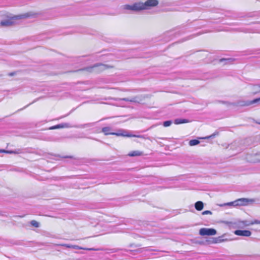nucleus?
<instances>
[{"instance_id":"nucleus-15","label":"nucleus","mask_w":260,"mask_h":260,"mask_svg":"<svg viewBox=\"0 0 260 260\" xmlns=\"http://www.w3.org/2000/svg\"><path fill=\"white\" fill-rule=\"evenodd\" d=\"M143 154V152L140 151L136 150V151H133L131 152H129L128 154L129 156H140Z\"/></svg>"},{"instance_id":"nucleus-28","label":"nucleus","mask_w":260,"mask_h":260,"mask_svg":"<svg viewBox=\"0 0 260 260\" xmlns=\"http://www.w3.org/2000/svg\"><path fill=\"white\" fill-rule=\"evenodd\" d=\"M59 128H63V123H60V124H59Z\"/></svg>"},{"instance_id":"nucleus-2","label":"nucleus","mask_w":260,"mask_h":260,"mask_svg":"<svg viewBox=\"0 0 260 260\" xmlns=\"http://www.w3.org/2000/svg\"><path fill=\"white\" fill-rule=\"evenodd\" d=\"M111 128L110 127H105L102 128V132L105 134V135H115L117 136H124L127 137H139V136H137L136 135H132L128 134L127 132L125 131L121 130L119 131L117 133H113L111 132Z\"/></svg>"},{"instance_id":"nucleus-29","label":"nucleus","mask_w":260,"mask_h":260,"mask_svg":"<svg viewBox=\"0 0 260 260\" xmlns=\"http://www.w3.org/2000/svg\"><path fill=\"white\" fill-rule=\"evenodd\" d=\"M215 135V134H213L211 136H210L209 137H207V138H213Z\"/></svg>"},{"instance_id":"nucleus-25","label":"nucleus","mask_w":260,"mask_h":260,"mask_svg":"<svg viewBox=\"0 0 260 260\" xmlns=\"http://www.w3.org/2000/svg\"><path fill=\"white\" fill-rule=\"evenodd\" d=\"M203 215L212 214V212L210 211L206 210L202 212Z\"/></svg>"},{"instance_id":"nucleus-17","label":"nucleus","mask_w":260,"mask_h":260,"mask_svg":"<svg viewBox=\"0 0 260 260\" xmlns=\"http://www.w3.org/2000/svg\"><path fill=\"white\" fill-rule=\"evenodd\" d=\"M224 206H234V207H236V206H237L236 201L235 200V201H234L233 202L224 203V204L220 205V206H221V207Z\"/></svg>"},{"instance_id":"nucleus-10","label":"nucleus","mask_w":260,"mask_h":260,"mask_svg":"<svg viewBox=\"0 0 260 260\" xmlns=\"http://www.w3.org/2000/svg\"><path fill=\"white\" fill-rule=\"evenodd\" d=\"M107 68V65H105L103 64H97L94 65L93 67H91L88 68V70H94L96 71H101L106 69Z\"/></svg>"},{"instance_id":"nucleus-24","label":"nucleus","mask_w":260,"mask_h":260,"mask_svg":"<svg viewBox=\"0 0 260 260\" xmlns=\"http://www.w3.org/2000/svg\"><path fill=\"white\" fill-rule=\"evenodd\" d=\"M254 89H256V92H260V84L254 86Z\"/></svg>"},{"instance_id":"nucleus-22","label":"nucleus","mask_w":260,"mask_h":260,"mask_svg":"<svg viewBox=\"0 0 260 260\" xmlns=\"http://www.w3.org/2000/svg\"><path fill=\"white\" fill-rule=\"evenodd\" d=\"M120 232L119 228L115 226V227L112 228V229L109 232L117 233V232Z\"/></svg>"},{"instance_id":"nucleus-12","label":"nucleus","mask_w":260,"mask_h":260,"mask_svg":"<svg viewBox=\"0 0 260 260\" xmlns=\"http://www.w3.org/2000/svg\"><path fill=\"white\" fill-rule=\"evenodd\" d=\"M63 128H70V127H76V128H84L86 127L88 124H84L81 125H75L73 126L69 123H63Z\"/></svg>"},{"instance_id":"nucleus-3","label":"nucleus","mask_w":260,"mask_h":260,"mask_svg":"<svg viewBox=\"0 0 260 260\" xmlns=\"http://www.w3.org/2000/svg\"><path fill=\"white\" fill-rule=\"evenodd\" d=\"M158 4L157 0H147L145 3L140 2L141 10H147L151 7L156 6Z\"/></svg>"},{"instance_id":"nucleus-6","label":"nucleus","mask_w":260,"mask_h":260,"mask_svg":"<svg viewBox=\"0 0 260 260\" xmlns=\"http://www.w3.org/2000/svg\"><path fill=\"white\" fill-rule=\"evenodd\" d=\"M237 206H246L249 203H252L254 202L253 199H249L247 198H240L236 200Z\"/></svg>"},{"instance_id":"nucleus-13","label":"nucleus","mask_w":260,"mask_h":260,"mask_svg":"<svg viewBox=\"0 0 260 260\" xmlns=\"http://www.w3.org/2000/svg\"><path fill=\"white\" fill-rule=\"evenodd\" d=\"M194 207L198 211H201L204 207V204L202 201H198L194 204Z\"/></svg>"},{"instance_id":"nucleus-19","label":"nucleus","mask_w":260,"mask_h":260,"mask_svg":"<svg viewBox=\"0 0 260 260\" xmlns=\"http://www.w3.org/2000/svg\"><path fill=\"white\" fill-rule=\"evenodd\" d=\"M224 241V240L222 238V237H218L217 238H214V241L213 243H221Z\"/></svg>"},{"instance_id":"nucleus-8","label":"nucleus","mask_w":260,"mask_h":260,"mask_svg":"<svg viewBox=\"0 0 260 260\" xmlns=\"http://www.w3.org/2000/svg\"><path fill=\"white\" fill-rule=\"evenodd\" d=\"M235 235L240 236L249 237L251 235L250 231L248 230H236L234 232Z\"/></svg>"},{"instance_id":"nucleus-9","label":"nucleus","mask_w":260,"mask_h":260,"mask_svg":"<svg viewBox=\"0 0 260 260\" xmlns=\"http://www.w3.org/2000/svg\"><path fill=\"white\" fill-rule=\"evenodd\" d=\"M258 100H253L252 101H239L237 103V105L240 106H248L252 104L257 103Z\"/></svg>"},{"instance_id":"nucleus-26","label":"nucleus","mask_w":260,"mask_h":260,"mask_svg":"<svg viewBox=\"0 0 260 260\" xmlns=\"http://www.w3.org/2000/svg\"><path fill=\"white\" fill-rule=\"evenodd\" d=\"M59 128V125L57 124L56 125L51 126L49 128V129H58Z\"/></svg>"},{"instance_id":"nucleus-20","label":"nucleus","mask_w":260,"mask_h":260,"mask_svg":"<svg viewBox=\"0 0 260 260\" xmlns=\"http://www.w3.org/2000/svg\"><path fill=\"white\" fill-rule=\"evenodd\" d=\"M30 224L32 226L36 228H38L39 226V223L36 220H31L30 221Z\"/></svg>"},{"instance_id":"nucleus-14","label":"nucleus","mask_w":260,"mask_h":260,"mask_svg":"<svg viewBox=\"0 0 260 260\" xmlns=\"http://www.w3.org/2000/svg\"><path fill=\"white\" fill-rule=\"evenodd\" d=\"M118 100L119 101H124L126 102H130L132 103H136L138 102V100H137V97H134L131 98H122V99H118Z\"/></svg>"},{"instance_id":"nucleus-21","label":"nucleus","mask_w":260,"mask_h":260,"mask_svg":"<svg viewBox=\"0 0 260 260\" xmlns=\"http://www.w3.org/2000/svg\"><path fill=\"white\" fill-rule=\"evenodd\" d=\"M172 124V121L171 120H167L165 121L163 123V125L165 127H168L169 126Z\"/></svg>"},{"instance_id":"nucleus-11","label":"nucleus","mask_w":260,"mask_h":260,"mask_svg":"<svg viewBox=\"0 0 260 260\" xmlns=\"http://www.w3.org/2000/svg\"><path fill=\"white\" fill-rule=\"evenodd\" d=\"M241 223H242L243 225H244V226H249L251 225H253V224H255L260 225V220H257V219H254L252 221L244 220V221H242L241 222Z\"/></svg>"},{"instance_id":"nucleus-27","label":"nucleus","mask_w":260,"mask_h":260,"mask_svg":"<svg viewBox=\"0 0 260 260\" xmlns=\"http://www.w3.org/2000/svg\"><path fill=\"white\" fill-rule=\"evenodd\" d=\"M230 60H231V59H221L220 60V62H222L223 60L230 61Z\"/></svg>"},{"instance_id":"nucleus-23","label":"nucleus","mask_w":260,"mask_h":260,"mask_svg":"<svg viewBox=\"0 0 260 260\" xmlns=\"http://www.w3.org/2000/svg\"><path fill=\"white\" fill-rule=\"evenodd\" d=\"M0 152H4V153H15L14 151H7V150H3V149H1Z\"/></svg>"},{"instance_id":"nucleus-4","label":"nucleus","mask_w":260,"mask_h":260,"mask_svg":"<svg viewBox=\"0 0 260 260\" xmlns=\"http://www.w3.org/2000/svg\"><path fill=\"white\" fill-rule=\"evenodd\" d=\"M125 10H131L134 12L142 11L140 2L135 3L133 5H125L123 6Z\"/></svg>"},{"instance_id":"nucleus-5","label":"nucleus","mask_w":260,"mask_h":260,"mask_svg":"<svg viewBox=\"0 0 260 260\" xmlns=\"http://www.w3.org/2000/svg\"><path fill=\"white\" fill-rule=\"evenodd\" d=\"M216 233V230L212 228H201L199 231L201 236H213Z\"/></svg>"},{"instance_id":"nucleus-1","label":"nucleus","mask_w":260,"mask_h":260,"mask_svg":"<svg viewBox=\"0 0 260 260\" xmlns=\"http://www.w3.org/2000/svg\"><path fill=\"white\" fill-rule=\"evenodd\" d=\"M35 14L31 12L26 13L22 15H16L13 17H9L7 19L1 21L0 24L2 26H10L16 23V20L22 18L32 17Z\"/></svg>"},{"instance_id":"nucleus-16","label":"nucleus","mask_w":260,"mask_h":260,"mask_svg":"<svg viewBox=\"0 0 260 260\" xmlns=\"http://www.w3.org/2000/svg\"><path fill=\"white\" fill-rule=\"evenodd\" d=\"M188 122V120L185 119L177 118L174 120L175 124H180Z\"/></svg>"},{"instance_id":"nucleus-18","label":"nucleus","mask_w":260,"mask_h":260,"mask_svg":"<svg viewBox=\"0 0 260 260\" xmlns=\"http://www.w3.org/2000/svg\"><path fill=\"white\" fill-rule=\"evenodd\" d=\"M199 143H200V141L196 139L191 140L189 142V145L190 146L197 145Z\"/></svg>"},{"instance_id":"nucleus-7","label":"nucleus","mask_w":260,"mask_h":260,"mask_svg":"<svg viewBox=\"0 0 260 260\" xmlns=\"http://www.w3.org/2000/svg\"><path fill=\"white\" fill-rule=\"evenodd\" d=\"M60 246L65 247L69 248H73L75 249H83V250H96L94 248H83L80 246H79L78 245H72L69 244H60Z\"/></svg>"},{"instance_id":"nucleus-31","label":"nucleus","mask_w":260,"mask_h":260,"mask_svg":"<svg viewBox=\"0 0 260 260\" xmlns=\"http://www.w3.org/2000/svg\"><path fill=\"white\" fill-rule=\"evenodd\" d=\"M13 75V73L10 74V75ZM9 75H10V74H9Z\"/></svg>"},{"instance_id":"nucleus-30","label":"nucleus","mask_w":260,"mask_h":260,"mask_svg":"<svg viewBox=\"0 0 260 260\" xmlns=\"http://www.w3.org/2000/svg\"><path fill=\"white\" fill-rule=\"evenodd\" d=\"M255 100H258L257 103L258 102H260V98H257V99H255Z\"/></svg>"}]
</instances>
